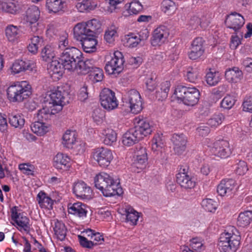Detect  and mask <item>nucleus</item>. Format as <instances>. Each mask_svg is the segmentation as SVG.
Wrapping results in <instances>:
<instances>
[{"mask_svg":"<svg viewBox=\"0 0 252 252\" xmlns=\"http://www.w3.org/2000/svg\"><path fill=\"white\" fill-rule=\"evenodd\" d=\"M73 34L77 40L92 35L85 22L78 23L75 25L73 28Z\"/></svg>","mask_w":252,"mask_h":252,"instance_id":"24","label":"nucleus"},{"mask_svg":"<svg viewBox=\"0 0 252 252\" xmlns=\"http://www.w3.org/2000/svg\"><path fill=\"white\" fill-rule=\"evenodd\" d=\"M41 56L45 62L52 60L55 56L53 47L49 45L45 46L41 51Z\"/></svg>","mask_w":252,"mask_h":252,"instance_id":"55","label":"nucleus"},{"mask_svg":"<svg viewBox=\"0 0 252 252\" xmlns=\"http://www.w3.org/2000/svg\"><path fill=\"white\" fill-rule=\"evenodd\" d=\"M171 84L170 81H165L159 85V88L156 91V96L158 100L162 101L165 99L170 90Z\"/></svg>","mask_w":252,"mask_h":252,"instance_id":"38","label":"nucleus"},{"mask_svg":"<svg viewBox=\"0 0 252 252\" xmlns=\"http://www.w3.org/2000/svg\"><path fill=\"white\" fill-rule=\"evenodd\" d=\"M8 122L11 126L21 129L25 125V120L22 113L12 112L8 114Z\"/></svg>","mask_w":252,"mask_h":252,"instance_id":"28","label":"nucleus"},{"mask_svg":"<svg viewBox=\"0 0 252 252\" xmlns=\"http://www.w3.org/2000/svg\"><path fill=\"white\" fill-rule=\"evenodd\" d=\"M170 34L169 29L167 26L160 25L153 32L151 44L153 46H160L168 41Z\"/></svg>","mask_w":252,"mask_h":252,"instance_id":"11","label":"nucleus"},{"mask_svg":"<svg viewBox=\"0 0 252 252\" xmlns=\"http://www.w3.org/2000/svg\"><path fill=\"white\" fill-rule=\"evenodd\" d=\"M210 24V17L207 14H199L193 15L190 18L188 22L189 26L191 29L196 30L200 27L205 30Z\"/></svg>","mask_w":252,"mask_h":252,"instance_id":"15","label":"nucleus"},{"mask_svg":"<svg viewBox=\"0 0 252 252\" xmlns=\"http://www.w3.org/2000/svg\"><path fill=\"white\" fill-rule=\"evenodd\" d=\"M18 11L16 5L11 1L5 0H0V12L16 14Z\"/></svg>","mask_w":252,"mask_h":252,"instance_id":"41","label":"nucleus"},{"mask_svg":"<svg viewBox=\"0 0 252 252\" xmlns=\"http://www.w3.org/2000/svg\"><path fill=\"white\" fill-rule=\"evenodd\" d=\"M54 231L58 239L60 241L64 240L66 235V228L63 222L56 220L55 222Z\"/></svg>","mask_w":252,"mask_h":252,"instance_id":"45","label":"nucleus"},{"mask_svg":"<svg viewBox=\"0 0 252 252\" xmlns=\"http://www.w3.org/2000/svg\"><path fill=\"white\" fill-rule=\"evenodd\" d=\"M143 8V6L138 0H134L129 3L127 9L130 14H137Z\"/></svg>","mask_w":252,"mask_h":252,"instance_id":"57","label":"nucleus"},{"mask_svg":"<svg viewBox=\"0 0 252 252\" xmlns=\"http://www.w3.org/2000/svg\"><path fill=\"white\" fill-rule=\"evenodd\" d=\"M174 94L178 101L189 106H193L197 104L200 98V92L195 87L178 86Z\"/></svg>","mask_w":252,"mask_h":252,"instance_id":"3","label":"nucleus"},{"mask_svg":"<svg viewBox=\"0 0 252 252\" xmlns=\"http://www.w3.org/2000/svg\"><path fill=\"white\" fill-rule=\"evenodd\" d=\"M176 181L181 188L186 189H193L196 186L194 179L189 175H176Z\"/></svg>","mask_w":252,"mask_h":252,"instance_id":"27","label":"nucleus"},{"mask_svg":"<svg viewBox=\"0 0 252 252\" xmlns=\"http://www.w3.org/2000/svg\"><path fill=\"white\" fill-rule=\"evenodd\" d=\"M94 182L95 187L106 197L120 196L123 193L119 183L115 181L113 177L106 173L102 172L97 175Z\"/></svg>","mask_w":252,"mask_h":252,"instance_id":"1","label":"nucleus"},{"mask_svg":"<svg viewBox=\"0 0 252 252\" xmlns=\"http://www.w3.org/2000/svg\"><path fill=\"white\" fill-rule=\"evenodd\" d=\"M97 2L94 0H80L75 3V8L80 13H88L97 7Z\"/></svg>","mask_w":252,"mask_h":252,"instance_id":"23","label":"nucleus"},{"mask_svg":"<svg viewBox=\"0 0 252 252\" xmlns=\"http://www.w3.org/2000/svg\"><path fill=\"white\" fill-rule=\"evenodd\" d=\"M59 112L50 106L49 108L45 107L39 110L36 114L37 120L43 122L51 119L52 115L58 113Z\"/></svg>","mask_w":252,"mask_h":252,"instance_id":"37","label":"nucleus"},{"mask_svg":"<svg viewBox=\"0 0 252 252\" xmlns=\"http://www.w3.org/2000/svg\"><path fill=\"white\" fill-rule=\"evenodd\" d=\"M31 43L28 46V51L32 54L37 53L39 46L41 45L43 42V39L39 36H33L31 38Z\"/></svg>","mask_w":252,"mask_h":252,"instance_id":"47","label":"nucleus"},{"mask_svg":"<svg viewBox=\"0 0 252 252\" xmlns=\"http://www.w3.org/2000/svg\"><path fill=\"white\" fill-rule=\"evenodd\" d=\"M245 19L243 16L237 12H232L228 15L225 21V24L228 28L238 31L244 25Z\"/></svg>","mask_w":252,"mask_h":252,"instance_id":"19","label":"nucleus"},{"mask_svg":"<svg viewBox=\"0 0 252 252\" xmlns=\"http://www.w3.org/2000/svg\"><path fill=\"white\" fill-rule=\"evenodd\" d=\"M118 28L113 24L107 28L104 34V39L107 42L111 43L114 41L118 36Z\"/></svg>","mask_w":252,"mask_h":252,"instance_id":"49","label":"nucleus"},{"mask_svg":"<svg viewBox=\"0 0 252 252\" xmlns=\"http://www.w3.org/2000/svg\"><path fill=\"white\" fill-rule=\"evenodd\" d=\"M64 67L63 63L57 60H53L48 67V71L53 81H58L63 74Z\"/></svg>","mask_w":252,"mask_h":252,"instance_id":"20","label":"nucleus"},{"mask_svg":"<svg viewBox=\"0 0 252 252\" xmlns=\"http://www.w3.org/2000/svg\"><path fill=\"white\" fill-rule=\"evenodd\" d=\"M164 140L163 134L161 132H157L152 140V149L154 153L157 152L155 156H158V153L162 156V149L164 146Z\"/></svg>","mask_w":252,"mask_h":252,"instance_id":"33","label":"nucleus"},{"mask_svg":"<svg viewBox=\"0 0 252 252\" xmlns=\"http://www.w3.org/2000/svg\"><path fill=\"white\" fill-rule=\"evenodd\" d=\"M32 131L38 136H43L49 131L50 125L45 122L37 120L31 125Z\"/></svg>","mask_w":252,"mask_h":252,"instance_id":"35","label":"nucleus"},{"mask_svg":"<svg viewBox=\"0 0 252 252\" xmlns=\"http://www.w3.org/2000/svg\"><path fill=\"white\" fill-rule=\"evenodd\" d=\"M148 158H130L128 162L132 172L139 173L145 169L147 164Z\"/></svg>","mask_w":252,"mask_h":252,"instance_id":"39","label":"nucleus"},{"mask_svg":"<svg viewBox=\"0 0 252 252\" xmlns=\"http://www.w3.org/2000/svg\"><path fill=\"white\" fill-rule=\"evenodd\" d=\"M78 41L80 42L84 52L92 53L95 51L97 41L95 38V35H92Z\"/></svg>","mask_w":252,"mask_h":252,"instance_id":"30","label":"nucleus"},{"mask_svg":"<svg viewBox=\"0 0 252 252\" xmlns=\"http://www.w3.org/2000/svg\"><path fill=\"white\" fill-rule=\"evenodd\" d=\"M34 166L30 163H23L19 165V169L27 175H34Z\"/></svg>","mask_w":252,"mask_h":252,"instance_id":"61","label":"nucleus"},{"mask_svg":"<svg viewBox=\"0 0 252 252\" xmlns=\"http://www.w3.org/2000/svg\"><path fill=\"white\" fill-rule=\"evenodd\" d=\"M236 99L234 95L227 94L221 101L220 106L224 109H230L234 105Z\"/></svg>","mask_w":252,"mask_h":252,"instance_id":"54","label":"nucleus"},{"mask_svg":"<svg viewBox=\"0 0 252 252\" xmlns=\"http://www.w3.org/2000/svg\"><path fill=\"white\" fill-rule=\"evenodd\" d=\"M252 222V211H245L239 214L237 218V224L242 227L248 226Z\"/></svg>","mask_w":252,"mask_h":252,"instance_id":"40","label":"nucleus"},{"mask_svg":"<svg viewBox=\"0 0 252 252\" xmlns=\"http://www.w3.org/2000/svg\"><path fill=\"white\" fill-rule=\"evenodd\" d=\"M141 140L132 128L127 130L122 137V143L126 147H130Z\"/></svg>","mask_w":252,"mask_h":252,"instance_id":"32","label":"nucleus"},{"mask_svg":"<svg viewBox=\"0 0 252 252\" xmlns=\"http://www.w3.org/2000/svg\"><path fill=\"white\" fill-rule=\"evenodd\" d=\"M225 77L228 82L236 83L243 78V72L237 67L228 68L225 71Z\"/></svg>","mask_w":252,"mask_h":252,"instance_id":"31","label":"nucleus"},{"mask_svg":"<svg viewBox=\"0 0 252 252\" xmlns=\"http://www.w3.org/2000/svg\"><path fill=\"white\" fill-rule=\"evenodd\" d=\"M203 208L209 212H214L217 209V203L211 199H203L201 203Z\"/></svg>","mask_w":252,"mask_h":252,"instance_id":"59","label":"nucleus"},{"mask_svg":"<svg viewBox=\"0 0 252 252\" xmlns=\"http://www.w3.org/2000/svg\"><path fill=\"white\" fill-rule=\"evenodd\" d=\"M198 71L196 68H189L187 73V79L191 83H195L198 80Z\"/></svg>","mask_w":252,"mask_h":252,"instance_id":"62","label":"nucleus"},{"mask_svg":"<svg viewBox=\"0 0 252 252\" xmlns=\"http://www.w3.org/2000/svg\"><path fill=\"white\" fill-rule=\"evenodd\" d=\"M67 92L62 86H58L53 89L49 94V103L51 106L58 111H61L63 105Z\"/></svg>","mask_w":252,"mask_h":252,"instance_id":"8","label":"nucleus"},{"mask_svg":"<svg viewBox=\"0 0 252 252\" xmlns=\"http://www.w3.org/2000/svg\"><path fill=\"white\" fill-rule=\"evenodd\" d=\"M224 119V116L222 113H216L208 120L207 124L211 127L216 128L222 123Z\"/></svg>","mask_w":252,"mask_h":252,"instance_id":"53","label":"nucleus"},{"mask_svg":"<svg viewBox=\"0 0 252 252\" xmlns=\"http://www.w3.org/2000/svg\"><path fill=\"white\" fill-rule=\"evenodd\" d=\"M126 220L133 225H136L139 217V213L132 208L127 206L125 208Z\"/></svg>","mask_w":252,"mask_h":252,"instance_id":"52","label":"nucleus"},{"mask_svg":"<svg viewBox=\"0 0 252 252\" xmlns=\"http://www.w3.org/2000/svg\"><path fill=\"white\" fill-rule=\"evenodd\" d=\"M72 153L75 155H81L85 150V143L82 141H77L73 147L70 148Z\"/></svg>","mask_w":252,"mask_h":252,"instance_id":"63","label":"nucleus"},{"mask_svg":"<svg viewBox=\"0 0 252 252\" xmlns=\"http://www.w3.org/2000/svg\"><path fill=\"white\" fill-rule=\"evenodd\" d=\"M53 165L58 169L66 170L70 167V163L66 158H56Z\"/></svg>","mask_w":252,"mask_h":252,"instance_id":"60","label":"nucleus"},{"mask_svg":"<svg viewBox=\"0 0 252 252\" xmlns=\"http://www.w3.org/2000/svg\"><path fill=\"white\" fill-rule=\"evenodd\" d=\"M205 51V40L202 37H197L191 43L188 56L191 60H199L203 58Z\"/></svg>","mask_w":252,"mask_h":252,"instance_id":"10","label":"nucleus"},{"mask_svg":"<svg viewBox=\"0 0 252 252\" xmlns=\"http://www.w3.org/2000/svg\"><path fill=\"white\" fill-rule=\"evenodd\" d=\"M221 79V73L214 69L210 68L205 75L206 82L211 87L216 86Z\"/></svg>","mask_w":252,"mask_h":252,"instance_id":"36","label":"nucleus"},{"mask_svg":"<svg viewBox=\"0 0 252 252\" xmlns=\"http://www.w3.org/2000/svg\"><path fill=\"white\" fill-rule=\"evenodd\" d=\"M78 134L75 130H67L62 137V144L64 147L70 149L73 147L78 141Z\"/></svg>","mask_w":252,"mask_h":252,"instance_id":"29","label":"nucleus"},{"mask_svg":"<svg viewBox=\"0 0 252 252\" xmlns=\"http://www.w3.org/2000/svg\"><path fill=\"white\" fill-rule=\"evenodd\" d=\"M78 61L79 62L76 63L75 66L73 67V69L70 71L76 72L80 75H86L89 73L91 69L93 67L94 61L91 59L84 61L83 58H81Z\"/></svg>","mask_w":252,"mask_h":252,"instance_id":"22","label":"nucleus"},{"mask_svg":"<svg viewBox=\"0 0 252 252\" xmlns=\"http://www.w3.org/2000/svg\"><path fill=\"white\" fill-rule=\"evenodd\" d=\"M124 105L129 108V112L137 114L140 113L142 109V101L139 93L132 89L127 92L123 97Z\"/></svg>","mask_w":252,"mask_h":252,"instance_id":"5","label":"nucleus"},{"mask_svg":"<svg viewBox=\"0 0 252 252\" xmlns=\"http://www.w3.org/2000/svg\"><path fill=\"white\" fill-rule=\"evenodd\" d=\"M140 37L134 33L125 35L122 41L125 46L129 48L136 47L140 43Z\"/></svg>","mask_w":252,"mask_h":252,"instance_id":"42","label":"nucleus"},{"mask_svg":"<svg viewBox=\"0 0 252 252\" xmlns=\"http://www.w3.org/2000/svg\"><path fill=\"white\" fill-rule=\"evenodd\" d=\"M211 152L213 155L221 158L222 156L228 158L229 155L230 149L229 142L227 140L220 139L215 141L213 147L211 149Z\"/></svg>","mask_w":252,"mask_h":252,"instance_id":"14","label":"nucleus"},{"mask_svg":"<svg viewBox=\"0 0 252 252\" xmlns=\"http://www.w3.org/2000/svg\"><path fill=\"white\" fill-rule=\"evenodd\" d=\"M46 6L49 13L61 14L65 11L67 4L63 0H46Z\"/></svg>","mask_w":252,"mask_h":252,"instance_id":"21","label":"nucleus"},{"mask_svg":"<svg viewBox=\"0 0 252 252\" xmlns=\"http://www.w3.org/2000/svg\"><path fill=\"white\" fill-rule=\"evenodd\" d=\"M239 236L229 233H223L219 238L218 246L223 252H235L240 245Z\"/></svg>","mask_w":252,"mask_h":252,"instance_id":"6","label":"nucleus"},{"mask_svg":"<svg viewBox=\"0 0 252 252\" xmlns=\"http://www.w3.org/2000/svg\"><path fill=\"white\" fill-rule=\"evenodd\" d=\"M124 62L122 53L119 51H115L110 60L106 63L105 66L106 72L111 75L119 74L123 69Z\"/></svg>","mask_w":252,"mask_h":252,"instance_id":"7","label":"nucleus"},{"mask_svg":"<svg viewBox=\"0 0 252 252\" xmlns=\"http://www.w3.org/2000/svg\"><path fill=\"white\" fill-rule=\"evenodd\" d=\"M235 187L232 179L222 180L218 186L217 192L220 196L229 195Z\"/></svg>","mask_w":252,"mask_h":252,"instance_id":"25","label":"nucleus"},{"mask_svg":"<svg viewBox=\"0 0 252 252\" xmlns=\"http://www.w3.org/2000/svg\"><path fill=\"white\" fill-rule=\"evenodd\" d=\"M93 158H113L112 152L109 149L101 147L93 150Z\"/></svg>","mask_w":252,"mask_h":252,"instance_id":"48","label":"nucleus"},{"mask_svg":"<svg viewBox=\"0 0 252 252\" xmlns=\"http://www.w3.org/2000/svg\"><path fill=\"white\" fill-rule=\"evenodd\" d=\"M133 154V158H147V149L141 145H137L134 149H131Z\"/></svg>","mask_w":252,"mask_h":252,"instance_id":"58","label":"nucleus"},{"mask_svg":"<svg viewBox=\"0 0 252 252\" xmlns=\"http://www.w3.org/2000/svg\"><path fill=\"white\" fill-rule=\"evenodd\" d=\"M81 58H83L81 51L72 47L64 50L60 56V60L63 63L64 69L71 71Z\"/></svg>","mask_w":252,"mask_h":252,"instance_id":"4","label":"nucleus"},{"mask_svg":"<svg viewBox=\"0 0 252 252\" xmlns=\"http://www.w3.org/2000/svg\"><path fill=\"white\" fill-rule=\"evenodd\" d=\"M36 64L31 61L16 60L10 67L11 74L15 75L26 70L35 71Z\"/></svg>","mask_w":252,"mask_h":252,"instance_id":"16","label":"nucleus"},{"mask_svg":"<svg viewBox=\"0 0 252 252\" xmlns=\"http://www.w3.org/2000/svg\"><path fill=\"white\" fill-rule=\"evenodd\" d=\"M160 8L161 11L167 15L173 14L176 9L175 3L172 0H163Z\"/></svg>","mask_w":252,"mask_h":252,"instance_id":"50","label":"nucleus"},{"mask_svg":"<svg viewBox=\"0 0 252 252\" xmlns=\"http://www.w3.org/2000/svg\"><path fill=\"white\" fill-rule=\"evenodd\" d=\"M73 191L78 198L82 199H90L93 194V190L90 187L82 181L74 184Z\"/></svg>","mask_w":252,"mask_h":252,"instance_id":"18","label":"nucleus"},{"mask_svg":"<svg viewBox=\"0 0 252 252\" xmlns=\"http://www.w3.org/2000/svg\"><path fill=\"white\" fill-rule=\"evenodd\" d=\"M85 22L92 35H95L97 31L101 28V23L97 19H93Z\"/></svg>","mask_w":252,"mask_h":252,"instance_id":"56","label":"nucleus"},{"mask_svg":"<svg viewBox=\"0 0 252 252\" xmlns=\"http://www.w3.org/2000/svg\"><path fill=\"white\" fill-rule=\"evenodd\" d=\"M17 208V207L14 206L11 209L12 220L16 223L19 230H24L27 233H29L31 226L30 223V220L23 213H18Z\"/></svg>","mask_w":252,"mask_h":252,"instance_id":"13","label":"nucleus"},{"mask_svg":"<svg viewBox=\"0 0 252 252\" xmlns=\"http://www.w3.org/2000/svg\"><path fill=\"white\" fill-rule=\"evenodd\" d=\"M40 16V11L35 5L30 6L26 11V20L30 24L36 23Z\"/></svg>","mask_w":252,"mask_h":252,"instance_id":"43","label":"nucleus"},{"mask_svg":"<svg viewBox=\"0 0 252 252\" xmlns=\"http://www.w3.org/2000/svg\"><path fill=\"white\" fill-rule=\"evenodd\" d=\"M36 200L41 208H52L54 203L53 200L42 191H40L38 193Z\"/></svg>","mask_w":252,"mask_h":252,"instance_id":"44","label":"nucleus"},{"mask_svg":"<svg viewBox=\"0 0 252 252\" xmlns=\"http://www.w3.org/2000/svg\"><path fill=\"white\" fill-rule=\"evenodd\" d=\"M8 99L12 102H21L32 94V88L27 81L12 83L6 90Z\"/></svg>","mask_w":252,"mask_h":252,"instance_id":"2","label":"nucleus"},{"mask_svg":"<svg viewBox=\"0 0 252 252\" xmlns=\"http://www.w3.org/2000/svg\"><path fill=\"white\" fill-rule=\"evenodd\" d=\"M134 126L132 128L141 140L151 134L152 126L150 122L143 117H135L134 119Z\"/></svg>","mask_w":252,"mask_h":252,"instance_id":"12","label":"nucleus"},{"mask_svg":"<svg viewBox=\"0 0 252 252\" xmlns=\"http://www.w3.org/2000/svg\"><path fill=\"white\" fill-rule=\"evenodd\" d=\"M171 140L173 144V150L177 156L181 155L186 150L188 139L183 133H174L172 135Z\"/></svg>","mask_w":252,"mask_h":252,"instance_id":"17","label":"nucleus"},{"mask_svg":"<svg viewBox=\"0 0 252 252\" xmlns=\"http://www.w3.org/2000/svg\"><path fill=\"white\" fill-rule=\"evenodd\" d=\"M99 100L102 107L108 111L116 109L119 104L115 93L108 88H104L101 91Z\"/></svg>","mask_w":252,"mask_h":252,"instance_id":"9","label":"nucleus"},{"mask_svg":"<svg viewBox=\"0 0 252 252\" xmlns=\"http://www.w3.org/2000/svg\"><path fill=\"white\" fill-rule=\"evenodd\" d=\"M89 207L81 202L75 203L68 207L69 214L74 215L79 217H86Z\"/></svg>","mask_w":252,"mask_h":252,"instance_id":"26","label":"nucleus"},{"mask_svg":"<svg viewBox=\"0 0 252 252\" xmlns=\"http://www.w3.org/2000/svg\"><path fill=\"white\" fill-rule=\"evenodd\" d=\"M89 73L90 78L94 83L101 81L103 78V70L99 67L93 66Z\"/></svg>","mask_w":252,"mask_h":252,"instance_id":"51","label":"nucleus"},{"mask_svg":"<svg viewBox=\"0 0 252 252\" xmlns=\"http://www.w3.org/2000/svg\"><path fill=\"white\" fill-rule=\"evenodd\" d=\"M6 38L9 42H17L22 35L21 31L17 26L13 25L7 26L5 30Z\"/></svg>","mask_w":252,"mask_h":252,"instance_id":"34","label":"nucleus"},{"mask_svg":"<svg viewBox=\"0 0 252 252\" xmlns=\"http://www.w3.org/2000/svg\"><path fill=\"white\" fill-rule=\"evenodd\" d=\"M146 85L147 89L153 92L157 87V77L155 75H152L148 77L146 79Z\"/></svg>","mask_w":252,"mask_h":252,"instance_id":"64","label":"nucleus"},{"mask_svg":"<svg viewBox=\"0 0 252 252\" xmlns=\"http://www.w3.org/2000/svg\"><path fill=\"white\" fill-rule=\"evenodd\" d=\"M104 136V143L107 145H112L117 140V133L111 128H107L102 132Z\"/></svg>","mask_w":252,"mask_h":252,"instance_id":"46","label":"nucleus"}]
</instances>
